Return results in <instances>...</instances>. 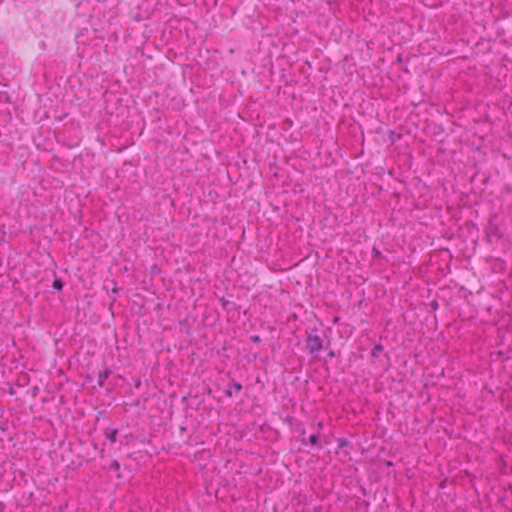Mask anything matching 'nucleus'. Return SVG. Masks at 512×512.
I'll list each match as a JSON object with an SVG mask.
<instances>
[{"instance_id":"obj_3","label":"nucleus","mask_w":512,"mask_h":512,"mask_svg":"<svg viewBox=\"0 0 512 512\" xmlns=\"http://www.w3.org/2000/svg\"><path fill=\"white\" fill-rule=\"evenodd\" d=\"M111 370L109 368H106L104 371L99 372L98 374V385L100 387L104 386L105 380L110 376Z\"/></svg>"},{"instance_id":"obj_11","label":"nucleus","mask_w":512,"mask_h":512,"mask_svg":"<svg viewBox=\"0 0 512 512\" xmlns=\"http://www.w3.org/2000/svg\"><path fill=\"white\" fill-rule=\"evenodd\" d=\"M251 341L254 342V343H260L261 342V339L258 335H252L250 337Z\"/></svg>"},{"instance_id":"obj_4","label":"nucleus","mask_w":512,"mask_h":512,"mask_svg":"<svg viewBox=\"0 0 512 512\" xmlns=\"http://www.w3.org/2000/svg\"><path fill=\"white\" fill-rule=\"evenodd\" d=\"M107 439H109L112 443L116 442L118 430L107 428L104 432Z\"/></svg>"},{"instance_id":"obj_14","label":"nucleus","mask_w":512,"mask_h":512,"mask_svg":"<svg viewBox=\"0 0 512 512\" xmlns=\"http://www.w3.org/2000/svg\"><path fill=\"white\" fill-rule=\"evenodd\" d=\"M141 386V381L138 379L136 382H135V387L136 388H139Z\"/></svg>"},{"instance_id":"obj_17","label":"nucleus","mask_w":512,"mask_h":512,"mask_svg":"<svg viewBox=\"0 0 512 512\" xmlns=\"http://www.w3.org/2000/svg\"><path fill=\"white\" fill-rule=\"evenodd\" d=\"M317 426H318V428H322V423H321V422H318V423H317Z\"/></svg>"},{"instance_id":"obj_15","label":"nucleus","mask_w":512,"mask_h":512,"mask_svg":"<svg viewBox=\"0 0 512 512\" xmlns=\"http://www.w3.org/2000/svg\"><path fill=\"white\" fill-rule=\"evenodd\" d=\"M328 356H329V357H334V356H335V354H334V352H333V351H330V352L328 353Z\"/></svg>"},{"instance_id":"obj_2","label":"nucleus","mask_w":512,"mask_h":512,"mask_svg":"<svg viewBox=\"0 0 512 512\" xmlns=\"http://www.w3.org/2000/svg\"><path fill=\"white\" fill-rule=\"evenodd\" d=\"M242 390V385L238 382L233 381L229 384V388L226 390V395L232 397L234 393H238Z\"/></svg>"},{"instance_id":"obj_8","label":"nucleus","mask_w":512,"mask_h":512,"mask_svg":"<svg viewBox=\"0 0 512 512\" xmlns=\"http://www.w3.org/2000/svg\"><path fill=\"white\" fill-rule=\"evenodd\" d=\"M337 443L339 448L346 447L350 444V442L346 438H339L337 440Z\"/></svg>"},{"instance_id":"obj_7","label":"nucleus","mask_w":512,"mask_h":512,"mask_svg":"<svg viewBox=\"0 0 512 512\" xmlns=\"http://www.w3.org/2000/svg\"><path fill=\"white\" fill-rule=\"evenodd\" d=\"M309 444L312 446H317L319 441V436L316 433H313L308 438Z\"/></svg>"},{"instance_id":"obj_12","label":"nucleus","mask_w":512,"mask_h":512,"mask_svg":"<svg viewBox=\"0 0 512 512\" xmlns=\"http://www.w3.org/2000/svg\"><path fill=\"white\" fill-rule=\"evenodd\" d=\"M300 441L302 443H305L306 442V437H305V430H302L301 434H300Z\"/></svg>"},{"instance_id":"obj_6","label":"nucleus","mask_w":512,"mask_h":512,"mask_svg":"<svg viewBox=\"0 0 512 512\" xmlns=\"http://www.w3.org/2000/svg\"><path fill=\"white\" fill-rule=\"evenodd\" d=\"M63 281L60 279V278H55L54 281H53V284H52V287L55 289V290H62L63 289Z\"/></svg>"},{"instance_id":"obj_10","label":"nucleus","mask_w":512,"mask_h":512,"mask_svg":"<svg viewBox=\"0 0 512 512\" xmlns=\"http://www.w3.org/2000/svg\"><path fill=\"white\" fill-rule=\"evenodd\" d=\"M110 469H114L116 471H118L120 469V464L118 461H113L111 464H110Z\"/></svg>"},{"instance_id":"obj_16","label":"nucleus","mask_w":512,"mask_h":512,"mask_svg":"<svg viewBox=\"0 0 512 512\" xmlns=\"http://www.w3.org/2000/svg\"><path fill=\"white\" fill-rule=\"evenodd\" d=\"M432 306H433L434 308H436V307H437V302H436V301H434V302L432 303Z\"/></svg>"},{"instance_id":"obj_1","label":"nucleus","mask_w":512,"mask_h":512,"mask_svg":"<svg viewBox=\"0 0 512 512\" xmlns=\"http://www.w3.org/2000/svg\"><path fill=\"white\" fill-rule=\"evenodd\" d=\"M322 339L316 334H308L306 338V348L310 354H315L323 348Z\"/></svg>"},{"instance_id":"obj_5","label":"nucleus","mask_w":512,"mask_h":512,"mask_svg":"<svg viewBox=\"0 0 512 512\" xmlns=\"http://www.w3.org/2000/svg\"><path fill=\"white\" fill-rule=\"evenodd\" d=\"M383 352V346L381 344H376L372 351H371V356L373 358H377L379 357V355Z\"/></svg>"},{"instance_id":"obj_9","label":"nucleus","mask_w":512,"mask_h":512,"mask_svg":"<svg viewBox=\"0 0 512 512\" xmlns=\"http://www.w3.org/2000/svg\"><path fill=\"white\" fill-rule=\"evenodd\" d=\"M220 302H221V305H222V307H223L224 309H227V310H229V309H230V308H229V306H230L231 302H230L229 300H227V299H225L224 297H222V298L220 299Z\"/></svg>"},{"instance_id":"obj_13","label":"nucleus","mask_w":512,"mask_h":512,"mask_svg":"<svg viewBox=\"0 0 512 512\" xmlns=\"http://www.w3.org/2000/svg\"><path fill=\"white\" fill-rule=\"evenodd\" d=\"M373 255L374 257H380L381 256V253L379 250H377L376 248H373Z\"/></svg>"}]
</instances>
